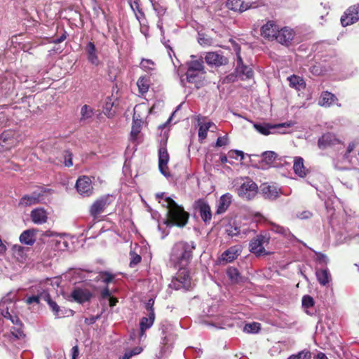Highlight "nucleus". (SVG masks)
<instances>
[{
    "mask_svg": "<svg viewBox=\"0 0 359 359\" xmlns=\"http://www.w3.org/2000/svg\"><path fill=\"white\" fill-rule=\"evenodd\" d=\"M248 69V66L245 65L243 64V60L241 58V56L239 53H237V61H236V72L238 70V69Z\"/></svg>",
    "mask_w": 359,
    "mask_h": 359,
    "instance_id": "nucleus-61",
    "label": "nucleus"
},
{
    "mask_svg": "<svg viewBox=\"0 0 359 359\" xmlns=\"http://www.w3.org/2000/svg\"><path fill=\"white\" fill-rule=\"evenodd\" d=\"M233 196L229 193H226L221 196L219 199L216 214L221 215L224 213L232 202Z\"/></svg>",
    "mask_w": 359,
    "mask_h": 359,
    "instance_id": "nucleus-22",
    "label": "nucleus"
},
{
    "mask_svg": "<svg viewBox=\"0 0 359 359\" xmlns=\"http://www.w3.org/2000/svg\"><path fill=\"white\" fill-rule=\"evenodd\" d=\"M225 231L229 236L233 237L240 233V229L235 224H229L225 227Z\"/></svg>",
    "mask_w": 359,
    "mask_h": 359,
    "instance_id": "nucleus-43",
    "label": "nucleus"
},
{
    "mask_svg": "<svg viewBox=\"0 0 359 359\" xmlns=\"http://www.w3.org/2000/svg\"><path fill=\"white\" fill-rule=\"evenodd\" d=\"M25 334L21 330V325H18L16 327L11 328L10 332L4 334L5 340L3 341V343L14 342L17 339L23 338Z\"/></svg>",
    "mask_w": 359,
    "mask_h": 359,
    "instance_id": "nucleus-26",
    "label": "nucleus"
},
{
    "mask_svg": "<svg viewBox=\"0 0 359 359\" xmlns=\"http://www.w3.org/2000/svg\"><path fill=\"white\" fill-rule=\"evenodd\" d=\"M269 242V237L264 235H258L250 243V251L256 256L268 255V252L264 248V244H268Z\"/></svg>",
    "mask_w": 359,
    "mask_h": 359,
    "instance_id": "nucleus-6",
    "label": "nucleus"
},
{
    "mask_svg": "<svg viewBox=\"0 0 359 359\" xmlns=\"http://www.w3.org/2000/svg\"><path fill=\"white\" fill-rule=\"evenodd\" d=\"M316 255H317V259L318 262H323L325 264L327 263L328 258L327 257V256L325 255L320 253V252L316 253Z\"/></svg>",
    "mask_w": 359,
    "mask_h": 359,
    "instance_id": "nucleus-64",
    "label": "nucleus"
},
{
    "mask_svg": "<svg viewBox=\"0 0 359 359\" xmlns=\"http://www.w3.org/2000/svg\"><path fill=\"white\" fill-rule=\"evenodd\" d=\"M113 107L114 102L112 100L110 97H107L103 107V113L108 118H112L115 114V111L113 109Z\"/></svg>",
    "mask_w": 359,
    "mask_h": 359,
    "instance_id": "nucleus-34",
    "label": "nucleus"
},
{
    "mask_svg": "<svg viewBox=\"0 0 359 359\" xmlns=\"http://www.w3.org/2000/svg\"><path fill=\"white\" fill-rule=\"evenodd\" d=\"M292 126L290 123H284L280 124H269V123H253L255 130L264 135H268L273 133L276 129H280L283 128H289Z\"/></svg>",
    "mask_w": 359,
    "mask_h": 359,
    "instance_id": "nucleus-12",
    "label": "nucleus"
},
{
    "mask_svg": "<svg viewBox=\"0 0 359 359\" xmlns=\"http://www.w3.org/2000/svg\"><path fill=\"white\" fill-rule=\"evenodd\" d=\"M229 156L231 158H236L237 156H240L241 160L244 158V153L242 151L239 150L230 151L229 152Z\"/></svg>",
    "mask_w": 359,
    "mask_h": 359,
    "instance_id": "nucleus-60",
    "label": "nucleus"
},
{
    "mask_svg": "<svg viewBox=\"0 0 359 359\" xmlns=\"http://www.w3.org/2000/svg\"><path fill=\"white\" fill-rule=\"evenodd\" d=\"M240 252L241 251L238 247L233 246L222 254L221 259L226 262H231L238 257Z\"/></svg>",
    "mask_w": 359,
    "mask_h": 359,
    "instance_id": "nucleus-30",
    "label": "nucleus"
},
{
    "mask_svg": "<svg viewBox=\"0 0 359 359\" xmlns=\"http://www.w3.org/2000/svg\"><path fill=\"white\" fill-rule=\"evenodd\" d=\"M43 301L46 302L48 304L50 309H51L52 312L53 313V315L56 318H60L62 317H65L67 314L66 310H62L57 304L54 302L48 293V294L43 295Z\"/></svg>",
    "mask_w": 359,
    "mask_h": 359,
    "instance_id": "nucleus-21",
    "label": "nucleus"
},
{
    "mask_svg": "<svg viewBox=\"0 0 359 359\" xmlns=\"http://www.w3.org/2000/svg\"><path fill=\"white\" fill-rule=\"evenodd\" d=\"M31 219L34 224H42L47 222L48 214L42 208H37L32 210Z\"/></svg>",
    "mask_w": 359,
    "mask_h": 359,
    "instance_id": "nucleus-23",
    "label": "nucleus"
},
{
    "mask_svg": "<svg viewBox=\"0 0 359 359\" xmlns=\"http://www.w3.org/2000/svg\"><path fill=\"white\" fill-rule=\"evenodd\" d=\"M42 191H35L31 194L23 196L19 202V205L27 207L39 203L43 198Z\"/></svg>",
    "mask_w": 359,
    "mask_h": 359,
    "instance_id": "nucleus-14",
    "label": "nucleus"
},
{
    "mask_svg": "<svg viewBox=\"0 0 359 359\" xmlns=\"http://www.w3.org/2000/svg\"><path fill=\"white\" fill-rule=\"evenodd\" d=\"M278 32V26L273 21H268L261 28V35L268 40L275 39Z\"/></svg>",
    "mask_w": 359,
    "mask_h": 359,
    "instance_id": "nucleus-18",
    "label": "nucleus"
},
{
    "mask_svg": "<svg viewBox=\"0 0 359 359\" xmlns=\"http://www.w3.org/2000/svg\"><path fill=\"white\" fill-rule=\"evenodd\" d=\"M195 249L194 242L180 241L176 243L172 248L170 257V263L175 268H186L192 257Z\"/></svg>",
    "mask_w": 359,
    "mask_h": 359,
    "instance_id": "nucleus-2",
    "label": "nucleus"
},
{
    "mask_svg": "<svg viewBox=\"0 0 359 359\" xmlns=\"http://www.w3.org/2000/svg\"><path fill=\"white\" fill-rule=\"evenodd\" d=\"M155 314L154 310L150 311L149 317H143L140 322V339L144 336L145 331L154 324Z\"/></svg>",
    "mask_w": 359,
    "mask_h": 359,
    "instance_id": "nucleus-25",
    "label": "nucleus"
},
{
    "mask_svg": "<svg viewBox=\"0 0 359 359\" xmlns=\"http://www.w3.org/2000/svg\"><path fill=\"white\" fill-rule=\"evenodd\" d=\"M242 79H250L253 76V71L252 68L248 67V69H238L236 72Z\"/></svg>",
    "mask_w": 359,
    "mask_h": 359,
    "instance_id": "nucleus-47",
    "label": "nucleus"
},
{
    "mask_svg": "<svg viewBox=\"0 0 359 359\" xmlns=\"http://www.w3.org/2000/svg\"><path fill=\"white\" fill-rule=\"evenodd\" d=\"M76 189L83 196H90L93 191L91 180L87 176L79 177L76 183Z\"/></svg>",
    "mask_w": 359,
    "mask_h": 359,
    "instance_id": "nucleus-9",
    "label": "nucleus"
},
{
    "mask_svg": "<svg viewBox=\"0 0 359 359\" xmlns=\"http://www.w3.org/2000/svg\"><path fill=\"white\" fill-rule=\"evenodd\" d=\"M81 120L90 118L93 115V111L91 107L88 105H84L81 109Z\"/></svg>",
    "mask_w": 359,
    "mask_h": 359,
    "instance_id": "nucleus-46",
    "label": "nucleus"
},
{
    "mask_svg": "<svg viewBox=\"0 0 359 359\" xmlns=\"http://www.w3.org/2000/svg\"><path fill=\"white\" fill-rule=\"evenodd\" d=\"M170 159L169 154L166 149V140L161 142L158 149V168L164 176H169L168 163Z\"/></svg>",
    "mask_w": 359,
    "mask_h": 359,
    "instance_id": "nucleus-7",
    "label": "nucleus"
},
{
    "mask_svg": "<svg viewBox=\"0 0 359 359\" xmlns=\"http://www.w3.org/2000/svg\"><path fill=\"white\" fill-rule=\"evenodd\" d=\"M102 280L105 283H109L114 279V276L108 272H104L101 275Z\"/></svg>",
    "mask_w": 359,
    "mask_h": 359,
    "instance_id": "nucleus-62",
    "label": "nucleus"
},
{
    "mask_svg": "<svg viewBox=\"0 0 359 359\" xmlns=\"http://www.w3.org/2000/svg\"><path fill=\"white\" fill-rule=\"evenodd\" d=\"M141 123H142L141 120L135 119V118H133V122L132 129H131V132H130V135H131L132 139H133V140L136 139L138 134L140 133L141 127H142Z\"/></svg>",
    "mask_w": 359,
    "mask_h": 359,
    "instance_id": "nucleus-40",
    "label": "nucleus"
},
{
    "mask_svg": "<svg viewBox=\"0 0 359 359\" xmlns=\"http://www.w3.org/2000/svg\"><path fill=\"white\" fill-rule=\"evenodd\" d=\"M153 8L156 12L159 18H161L165 13V9L158 4H153Z\"/></svg>",
    "mask_w": 359,
    "mask_h": 359,
    "instance_id": "nucleus-56",
    "label": "nucleus"
},
{
    "mask_svg": "<svg viewBox=\"0 0 359 359\" xmlns=\"http://www.w3.org/2000/svg\"><path fill=\"white\" fill-rule=\"evenodd\" d=\"M0 313L4 316V318L8 320L9 318H11V314L9 313L8 307L4 308V304H0Z\"/></svg>",
    "mask_w": 359,
    "mask_h": 359,
    "instance_id": "nucleus-59",
    "label": "nucleus"
},
{
    "mask_svg": "<svg viewBox=\"0 0 359 359\" xmlns=\"http://www.w3.org/2000/svg\"><path fill=\"white\" fill-rule=\"evenodd\" d=\"M187 70L205 73L203 60H192L189 62Z\"/></svg>",
    "mask_w": 359,
    "mask_h": 359,
    "instance_id": "nucleus-35",
    "label": "nucleus"
},
{
    "mask_svg": "<svg viewBox=\"0 0 359 359\" xmlns=\"http://www.w3.org/2000/svg\"><path fill=\"white\" fill-rule=\"evenodd\" d=\"M214 124L212 122H207L204 124L200 125L198 130V137L201 141L206 138L208 130Z\"/></svg>",
    "mask_w": 359,
    "mask_h": 359,
    "instance_id": "nucleus-37",
    "label": "nucleus"
},
{
    "mask_svg": "<svg viewBox=\"0 0 359 359\" xmlns=\"http://www.w3.org/2000/svg\"><path fill=\"white\" fill-rule=\"evenodd\" d=\"M254 2H245L242 0H240L239 4V13H243L252 7H256L257 6H253Z\"/></svg>",
    "mask_w": 359,
    "mask_h": 359,
    "instance_id": "nucleus-51",
    "label": "nucleus"
},
{
    "mask_svg": "<svg viewBox=\"0 0 359 359\" xmlns=\"http://www.w3.org/2000/svg\"><path fill=\"white\" fill-rule=\"evenodd\" d=\"M141 68L145 71H150L154 69V62L148 59H143L140 63Z\"/></svg>",
    "mask_w": 359,
    "mask_h": 359,
    "instance_id": "nucleus-49",
    "label": "nucleus"
},
{
    "mask_svg": "<svg viewBox=\"0 0 359 359\" xmlns=\"http://www.w3.org/2000/svg\"><path fill=\"white\" fill-rule=\"evenodd\" d=\"M205 60L210 65L219 67L227 64V58L216 52H208L206 53Z\"/></svg>",
    "mask_w": 359,
    "mask_h": 359,
    "instance_id": "nucleus-16",
    "label": "nucleus"
},
{
    "mask_svg": "<svg viewBox=\"0 0 359 359\" xmlns=\"http://www.w3.org/2000/svg\"><path fill=\"white\" fill-rule=\"evenodd\" d=\"M287 80L289 81L290 86L297 90H300L305 88V82L304 81L303 79L298 76H290L287 78Z\"/></svg>",
    "mask_w": 359,
    "mask_h": 359,
    "instance_id": "nucleus-33",
    "label": "nucleus"
},
{
    "mask_svg": "<svg viewBox=\"0 0 359 359\" xmlns=\"http://www.w3.org/2000/svg\"><path fill=\"white\" fill-rule=\"evenodd\" d=\"M18 133L8 130L0 135V152H4L15 147L18 144Z\"/></svg>",
    "mask_w": 359,
    "mask_h": 359,
    "instance_id": "nucleus-5",
    "label": "nucleus"
},
{
    "mask_svg": "<svg viewBox=\"0 0 359 359\" xmlns=\"http://www.w3.org/2000/svg\"><path fill=\"white\" fill-rule=\"evenodd\" d=\"M156 196L159 199V203L168 210V218L164 221V224L168 227L173 226L183 227L187 224L189 214L184 210L183 207L179 205L170 197L164 198V193H158Z\"/></svg>",
    "mask_w": 359,
    "mask_h": 359,
    "instance_id": "nucleus-1",
    "label": "nucleus"
},
{
    "mask_svg": "<svg viewBox=\"0 0 359 359\" xmlns=\"http://www.w3.org/2000/svg\"><path fill=\"white\" fill-rule=\"evenodd\" d=\"M37 230L31 229L24 231L20 236V241L22 244L33 245L36 239Z\"/></svg>",
    "mask_w": 359,
    "mask_h": 359,
    "instance_id": "nucleus-24",
    "label": "nucleus"
},
{
    "mask_svg": "<svg viewBox=\"0 0 359 359\" xmlns=\"http://www.w3.org/2000/svg\"><path fill=\"white\" fill-rule=\"evenodd\" d=\"M262 156L263 157V161H265L267 164H269L272 163L276 160L278 155L274 151H267L263 152Z\"/></svg>",
    "mask_w": 359,
    "mask_h": 359,
    "instance_id": "nucleus-41",
    "label": "nucleus"
},
{
    "mask_svg": "<svg viewBox=\"0 0 359 359\" xmlns=\"http://www.w3.org/2000/svg\"><path fill=\"white\" fill-rule=\"evenodd\" d=\"M240 0H227L226 7L233 11L239 13Z\"/></svg>",
    "mask_w": 359,
    "mask_h": 359,
    "instance_id": "nucleus-50",
    "label": "nucleus"
},
{
    "mask_svg": "<svg viewBox=\"0 0 359 359\" xmlns=\"http://www.w3.org/2000/svg\"><path fill=\"white\" fill-rule=\"evenodd\" d=\"M336 100H337V98L334 94L325 91L321 94L318 103L322 107H328Z\"/></svg>",
    "mask_w": 359,
    "mask_h": 359,
    "instance_id": "nucleus-31",
    "label": "nucleus"
},
{
    "mask_svg": "<svg viewBox=\"0 0 359 359\" xmlns=\"http://www.w3.org/2000/svg\"><path fill=\"white\" fill-rule=\"evenodd\" d=\"M130 6L134 13H137L138 11L141 10L140 8V0H128Z\"/></svg>",
    "mask_w": 359,
    "mask_h": 359,
    "instance_id": "nucleus-55",
    "label": "nucleus"
},
{
    "mask_svg": "<svg viewBox=\"0 0 359 359\" xmlns=\"http://www.w3.org/2000/svg\"><path fill=\"white\" fill-rule=\"evenodd\" d=\"M13 257L20 263H25L27 258L28 248H25L20 245H14L11 249Z\"/></svg>",
    "mask_w": 359,
    "mask_h": 359,
    "instance_id": "nucleus-19",
    "label": "nucleus"
},
{
    "mask_svg": "<svg viewBox=\"0 0 359 359\" xmlns=\"http://www.w3.org/2000/svg\"><path fill=\"white\" fill-rule=\"evenodd\" d=\"M316 277L322 285H326L331 280V275L327 269H323L316 271Z\"/></svg>",
    "mask_w": 359,
    "mask_h": 359,
    "instance_id": "nucleus-32",
    "label": "nucleus"
},
{
    "mask_svg": "<svg viewBox=\"0 0 359 359\" xmlns=\"http://www.w3.org/2000/svg\"><path fill=\"white\" fill-rule=\"evenodd\" d=\"M294 36L293 29L288 27H283L281 29H278L275 39L281 44L288 46Z\"/></svg>",
    "mask_w": 359,
    "mask_h": 359,
    "instance_id": "nucleus-15",
    "label": "nucleus"
},
{
    "mask_svg": "<svg viewBox=\"0 0 359 359\" xmlns=\"http://www.w3.org/2000/svg\"><path fill=\"white\" fill-rule=\"evenodd\" d=\"M198 72H194L191 70H187V80L189 83H194L198 77Z\"/></svg>",
    "mask_w": 359,
    "mask_h": 359,
    "instance_id": "nucleus-54",
    "label": "nucleus"
},
{
    "mask_svg": "<svg viewBox=\"0 0 359 359\" xmlns=\"http://www.w3.org/2000/svg\"><path fill=\"white\" fill-rule=\"evenodd\" d=\"M261 191L265 198L275 200L279 196V189L274 185L264 184L261 187Z\"/></svg>",
    "mask_w": 359,
    "mask_h": 359,
    "instance_id": "nucleus-27",
    "label": "nucleus"
},
{
    "mask_svg": "<svg viewBox=\"0 0 359 359\" xmlns=\"http://www.w3.org/2000/svg\"><path fill=\"white\" fill-rule=\"evenodd\" d=\"M91 297L92 293L88 289L76 287L71 292L68 299L71 302L83 304L89 301Z\"/></svg>",
    "mask_w": 359,
    "mask_h": 359,
    "instance_id": "nucleus-10",
    "label": "nucleus"
},
{
    "mask_svg": "<svg viewBox=\"0 0 359 359\" xmlns=\"http://www.w3.org/2000/svg\"><path fill=\"white\" fill-rule=\"evenodd\" d=\"M141 259H142V258L140 255H133V257L130 262V266L133 267V266L137 265V264H139L141 262Z\"/></svg>",
    "mask_w": 359,
    "mask_h": 359,
    "instance_id": "nucleus-63",
    "label": "nucleus"
},
{
    "mask_svg": "<svg viewBox=\"0 0 359 359\" xmlns=\"http://www.w3.org/2000/svg\"><path fill=\"white\" fill-rule=\"evenodd\" d=\"M359 20V4L349 7L341 18L343 27H346L356 22Z\"/></svg>",
    "mask_w": 359,
    "mask_h": 359,
    "instance_id": "nucleus-8",
    "label": "nucleus"
},
{
    "mask_svg": "<svg viewBox=\"0 0 359 359\" xmlns=\"http://www.w3.org/2000/svg\"><path fill=\"white\" fill-rule=\"evenodd\" d=\"M293 170L300 177H304L308 173V170L304 164V159L300 156H295L293 161Z\"/></svg>",
    "mask_w": 359,
    "mask_h": 359,
    "instance_id": "nucleus-28",
    "label": "nucleus"
},
{
    "mask_svg": "<svg viewBox=\"0 0 359 359\" xmlns=\"http://www.w3.org/2000/svg\"><path fill=\"white\" fill-rule=\"evenodd\" d=\"M270 229L276 233H279L282 236H283L285 238H286L287 239H288L289 241H296L297 242H299V243H302L301 241H299L297 238L295 237L294 235H293L290 229L288 228H285L284 226H280L277 224H275L273 222H270ZM303 245H306L305 243H304L302 242Z\"/></svg>",
    "mask_w": 359,
    "mask_h": 359,
    "instance_id": "nucleus-17",
    "label": "nucleus"
},
{
    "mask_svg": "<svg viewBox=\"0 0 359 359\" xmlns=\"http://www.w3.org/2000/svg\"><path fill=\"white\" fill-rule=\"evenodd\" d=\"M241 180L239 187L236 189L238 196L243 200H252L258 191L257 184L249 177L241 178Z\"/></svg>",
    "mask_w": 359,
    "mask_h": 359,
    "instance_id": "nucleus-3",
    "label": "nucleus"
},
{
    "mask_svg": "<svg viewBox=\"0 0 359 359\" xmlns=\"http://www.w3.org/2000/svg\"><path fill=\"white\" fill-rule=\"evenodd\" d=\"M137 85L140 93L144 94L147 93L149 88V80L145 77H140L137 80Z\"/></svg>",
    "mask_w": 359,
    "mask_h": 359,
    "instance_id": "nucleus-39",
    "label": "nucleus"
},
{
    "mask_svg": "<svg viewBox=\"0 0 359 359\" xmlns=\"http://www.w3.org/2000/svg\"><path fill=\"white\" fill-rule=\"evenodd\" d=\"M260 330V324L253 322L246 324L243 327V331L246 333H257Z\"/></svg>",
    "mask_w": 359,
    "mask_h": 359,
    "instance_id": "nucleus-42",
    "label": "nucleus"
},
{
    "mask_svg": "<svg viewBox=\"0 0 359 359\" xmlns=\"http://www.w3.org/2000/svg\"><path fill=\"white\" fill-rule=\"evenodd\" d=\"M109 196H104L96 200L90 208V214L96 219L97 216L102 213L105 208L109 205Z\"/></svg>",
    "mask_w": 359,
    "mask_h": 359,
    "instance_id": "nucleus-13",
    "label": "nucleus"
},
{
    "mask_svg": "<svg viewBox=\"0 0 359 359\" xmlns=\"http://www.w3.org/2000/svg\"><path fill=\"white\" fill-rule=\"evenodd\" d=\"M226 273L232 283H238L241 279L240 273L238 269L236 268H229L226 271Z\"/></svg>",
    "mask_w": 359,
    "mask_h": 359,
    "instance_id": "nucleus-38",
    "label": "nucleus"
},
{
    "mask_svg": "<svg viewBox=\"0 0 359 359\" xmlns=\"http://www.w3.org/2000/svg\"><path fill=\"white\" fill-rule=\"evenodd\" d=\"M142 348L137 346L130 350H126L124 355L119 359H130L133 356L140 354L142 351Z\"/></svg>",
    "mask_w": 359,
    "mask_h": 359,
    "instance_id": "nucleus-44",
    "label": "nucleus"
},
{
    "mask_svg": "<svg viewBox=\"0 0 359 359\" xmlns=\"http://www.w3.org/2000/svg\"><path fill=\"white\" fill-rule=\"evenodd\" d=\"M136 19L139 21L140 25L144 27H145L146 29H147V26L144 23V21L146 20L145 15L142 10L138 11L137 13H135Z\"/></svg>",
    "mask_w": 359,
    "mask_h": 359,
    "instance_id": "nucleus-53",
    "label": "nucleus"
},
{
    "mask_svg": "<svg viewBox=\"0 0 359 359\" xmlns=\"http://www.w3.org/2000/svg\"><path fill=\"white\" fill-rule=\"evenodd\" d=\"M64 163H65V166H67V167H70L73 165L72 154L69 151H67L65 152Z\"/></svg>",
    "mask_w": 359,
    "mask_h": 359,
    "instance_id": "nucleus-58",
    "label": "nucleus"
},
{
    "mask_svg": "<svg viewBox=\"0 0 359 359\" xmlns=\"http://www.w3.org/2000/svg\"><path fill=\"white\" fill-rule=\"evenodd\" d=\"M339 140L336 138L335 135L332 133H325L323 135L318 141V146L320 149H325L326 148L338 144Z\"/></svg>",
    "mask_w": 359,
    "mask_h": 359,
    "instance_id": "nucleus-20",
    "label": "nucleus"
},
{
    "mask_svg": "<svg viewBox=\"0 0 359 359\" xmlns=\"http://www.w3.org/2000/svg\"><path fill=\"white\" fill-rule=\"evenodd\" d=\"M314 305L313 299L309 295H305L302 298V306L305 308H310Z\"/></svg>",
    "mask_w": 359,
    "mask_h": 359,
    "instance_id": "nucleus-52",
    "label": "nucleus"
},
{
    "mask_svg": "<svg viewBox=\"0 0 359 359\" xmlns=\"http://www.w3.org/2000/svg\"><path fill=\"white\" fill-rule=\"evenodd\" d=\"M48 292L46 290H43L41 292L38 293L36 295H32L26 299V303L27 304H39L41 300H43V295L48 294Z\"/></svg>",
    "mask_w": 359,
    "mask_h": 359,
    "instance_id": "nucleus-36",
    "label": "nucleus"
},
{
    "mask_svg": "<svg viewBox=\"0 0 359 359\" xmlns=\"http://www.w3.org/2000/svg\"><path fill=\"white\" fill-rule=\"evenodd\" d=\"M56 250L59 251H64L68 248V243L65 239L60 238L53 241Z\"/></svg>",
    "mask_w": 359,
    "mask_h": 359,
    "instance_id": "nucleus-45",
    "label": "nucleus"
},
{
    "mask_svg": "<svg viewBox=\"0 0 359 359\" xmlns=\"http://www.w3.org/2000/svg\"><path fill=\"white\" fill-rule=\"evenodd\" d=\"M311 353L309 351L304 350L297 354L290 355L287 359H311Z\"/></svg>",
    "mask_w": 359,
    "mask_h": 359,
    "instance_id": "nucleus-48",
    "label": "nucleus"
},
{
    "mask_svg": "<svg viewBox=\"0 0 359 359\" xmlns=\"http://www.w3.org/2000/svg\"><path fill=\"white\" fill-rule=\"evenodd\" d=\"M229 144V139L226 135L219 137L216 142L217 147H223Z\"/></svg>",
    "mask_w": 359,
    "mask_h": 359,
    "instance_id": "nucleus-57",
    "label": "nucleus"
},
{
    "mask_svg": "<svg viewBox=\"0 0 359 359\" xmlns=\"http://www.w3.org/2000/svg\"><path fill=\"white\" fill-rule=\"evenodd\" d=\"M194 208L200 214L202 220L205 223H210L212 219V212L210 205L203 199H198L194 203Z\"/></svg>",
    "mask_w": 359,
    "mask_h": 359,
    "instance_id": "nucleus-11",
    "label": "nucleus"
},
{
    "mask_svg": "<svg viewBox=\"0 0 359 359\" xmlns=\"http://www.w3.org/2000/svg\"><path fill=\"white\" fill-rule=\"evenodd\" d=\"M177 276L172 280L170 287L175 290L184 289L188 290L191 287V279L186 268H179Z\"/></svg>",
    "mask_w": 359,
    "mask_h": 359,
    "instance_id": "nucleus-4",
    "label": "nucleus"
},
{
    "mask_svg": "<svg viewBox=\"0 0 359 359\" xmlns=\"http://www.w3.org/2000/svg\"><path fill=\"white\" fill-rule=\"evenodd\" d=\"M86 51L88 61L94 65H98L100 61L96 53L95 46L93 42L88 43L86 47Z\"/></svg>",
    "mask_w": 359,
    "mask_h": 359,
    "instance_id": "nucleus-29",
    "label": "nucleus"
}]
</instances>
